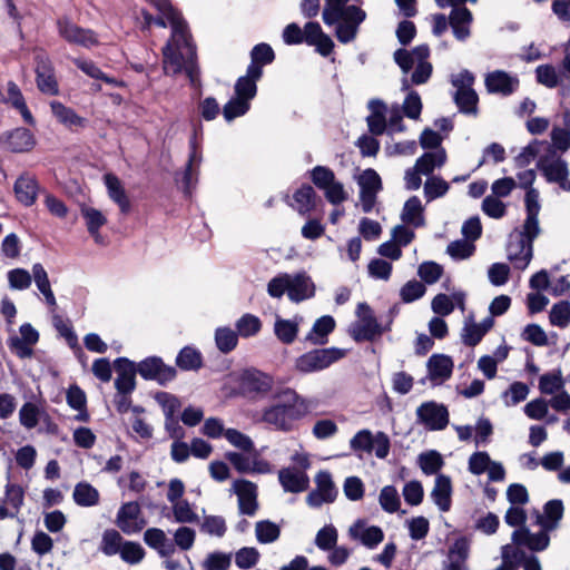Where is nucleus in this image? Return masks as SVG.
I'll return each mask as SVG.
<instances>
[{
	"label": "nucleus",
	"instance_id": "nucleus-31",
	"mask_svg": "<svg viewBox=\"0 0 570 570\" xmlns=\"http://www.w3.org/2000/svg\"><path fill=\"white\" fill-rule=\"evenodd\" d=\"M38 89L46 95L56 96L59 92L58 82L48 61H40L36 68Z\"/></svg>",
	"mask_w": 570,
	"mask_h": 570
},
{
	"label": "nucleus",
	"instance_id": "nucleus-2",
	"mask_svg": "<svg viewBox=\"0 0 570 570\" xmlns=\"http://www.w3.org/2000/svg\"><path fill=\"white\" fill-rule=\"evenodd\" d=\"M539 217H525L523 229L518 234L517 243L509 240L507 250L509 261L517 269H525L533 257V242L540 235Z\"/></svg>",
	"mask_w": 570,
	"mask_h": 570
},
{
	"label": "nucleus",
	"instance_id": "nucleus-19",
	"mask_svg": "<svg viewBox=\"0 0 570 570\" xmlns=\"http://www.w3.org/2000/svg\"><path fill=\"white\" fill-rule=\"evenodd\" d=\"M278 481L284 491L291 493H301L309 487L308 475L295 468H283L279 470Z\"/></svg>",
	"mask_w": 570,
	"mask_h": 570
},
{
	"label": "nucleus",
	"instance_id": "nucleus-15",
	"mask_svg": "<svg viewBox=\"0 0 570 570\" xmlns=\"http://www.w3.org/2000/svg\"><path fill=\"white\" fill-rule=\"evenodd\" d=\"M181 48L185 49L184 42L173 36L163 48L164 70L166 75L171 73L176 76L183 72L186 56L180 51Z\"/></svg>",
	"mask_w": 570,
	"mask_h": 570
},
{
	"label": "nucleus",
	"instance_id": "nucleus-63",
	"mask_svg": "<svg viewBox=\"0 0 570 570\" xmlns=\"http://www.w3.org/2000/svg\"><path fill=\"white\" fill-rule=\"evenodd\" d=\"M259 560V552L256 548L244 547L235 554V563L239 569H250Z\"/></svg>",
	"mask_w": 570,
	"mask_h": 570
},
{
	"label": "nucleus",
	"instance_id": "nucleus-44",
	"mask_svg": "<svg viewBox=\"0 0 570 570\" xmlns=\"http://www.w3.org/2000/svg\"><path fill=\"white\" fill-rule=\"evenodd\" d=\"M281 535V528L271 520H262L256 523V539L259 543L275 542Z\"/></svg>",
	"mask_w": 570,
	"mask_h": 570
},
{
	"label": "nucleus",
	"instance_id": "nucleus-4",
	"mask_svg": "<svg viewBox=\"0 0 570 570\" xmlns=\"http://www.w3.org/2000/svg\"><path fill=\"white\" fill-rule=\"evenodd\" d=\"M273 385V376L255 367L243 370L238 376L239 394L252 401L265 397L272 391Z\"/></svg>",
	"mask_w": 570,
	"mask_h": 570
},
{
	"label": "nucleus",
	"instance_id": "nucleus-7",
	"mask_svg": "<svg viewBox=\"0 0 570 570\" xmlns=\"http://www.w3.org/2000/svg\"><path fill=\"white\" fill-rule=\"evenodd\" d=\"M416 417L417 422L423 424L429 431H441L449 424L448 407L435 401L422 403L416 409Z\"/></svg>",
	"mask_w": 570,
	"mask_h": 570
},
{
	"label": "nucleus",
	"instance_id": "nucleus-58",
	"mask_svg": "<svg viewBox=\"0 0 570 570\" xmlns=\"http://www.w3.org/2000/svg\"><path fill=\"white\" fill-rule=\"evenodd\" d=\"M484 335L483 331L473 322V315H471L462 328L461 337L463 344L473 347L482 341Z\"/></svg>",
	"mask_w": 570,
	"mask_h": 570
},
{
	"label": "nucleus",
	"instance_id": "nucleus-54",
	"mask_svg": "<svg viewBox=\"0 0 570 570\" xmlns=\"http://www.w3.org/2000/svg\"><path fill=\"white\" fill-rule=\"evenodd\" d=\"M475 252V245L466 239H456L446 247V253L455 261L471 257Z\"/></svg>",
	"mask_w": 570,
	"mask_h": 570
},
{
	"label": "nucleus",
	"instance_id": "nucleus-27",
	"mask_svg": "<svg viewBox=\"0 0 570 570\" xmlns=\"http://www.w3.org/2000/svg\"><path fill=\"white\" fill-rule=\"evenodd\" d=\"M335 325L336 323L333 316H321L315 321L304 341L314 345H324L328 341V335L335 330Z\"/></svg>",
	"mask_w": 570,
	"mask_h": 570
},
{
	"label": "nucleus",
	"instance_id": "nucleus-17",
	"mask_svg": "<svg viewBox=\"0 0 570 570\" xmlns=\"http://www.w3.org/2000/svg\"><path fill=\"white\" fill-rule=\"evenodd\" d=\"M315 295V285L306 272L288 275L287 296L294 303L303 302Z\"/></svg>",
	"mask_w": 570,
	"mask_h": 570
},
{
	"label": "nucleus",
	"instance_id": "nucleus-6",
	"mask_svg": "<svg viewBox=\"0 0 570 570\" xmlns=\"http://www.w3.org/2000/svg\"><path fill=\"white\" fill-rule=\"evenodd\" d=\"M173 37L178 38V40H181L185 45L186 61L183 71L188 77L189 82L193 87H200V68L197 59V48L196 45L193 42V38L186 21H183L178 24V33H175V31L173 30Z\"/></svg>",
	"mask_w": 570,
	"mask_h": 570
},
{
	"label": "nucleus",
	"instance_id": "nucleus-47",
	"mask_svg": "<svg viewBox=\"0 0 570 570\" xmlns=\"http://www.w3.org/2000/svg\"><path fill=\"white\" fill-rule=\"evenodd\" d=\"M338 539V532L333 524L324 525L318 530L315 537V544L320 550L331 551L335 548Z\"/></svg>",
	"mask_w": 570,
	"mask_h": 570
},
{
	"label": "nucleus",
	"instance_id": "nucleus-5",
	"mask_svg": "<svg viewBox=\"0 0 570 570\" xmlns=\"http://www.w3.org/2000/svg\"><path fill=\"white\" fill-rule=\"evenodd\" d=\"M138 374L146 381H155L161 386H166L177 376L176 367L165 364L160 356H148L136 363Z\"/></svg>",
	"mask_w": 570,
	"mask_h": 570
},
{
	"label": "nucleus",
	"instance_id": "nucleus-14",
	"mask_svg": "<svg viewBox=\"0 0 570 570\" xmlns=\"http://www.w3.org/2000/svg\"><path fill=\"white\" fill-rule=\"evenodd\" d=\"M551 530H541L532 533L528 527H523L513 531L511 539L518 547H527L529 550L540 552L546 550L550 544L549 532Z\"/></svg>",
	"mask_w": 570,
	"mask_h": 570
},
{
	"label": "nucleus",
	"instance_id": "nucleus-33",
	"mask_svg": "<svg viewBox=\"0 0 570 570\" xmlns=\"http://www.w3.org/2000/svg\"><path fill=\"white\" fill-rule=\"evenodd\" d=\"M141 512L140 505L136 501H130L124 503L116 517V524L117 527L125 533V534H134L135 529H129L131 521L137 520L139 518V514Z\"/></svg>",
	"mask_w": 570,
	"mask_h": 570
},
{
	"label": "nucleus",
	"instance_id": "nucleus-34",
	"mask_svg": "<svg viewBox=\"0 0 570 570\" xmlns=\"http://www.w3.org/2000/svg\"><path fill=\"white\" fill-rule=\"evenodd\" d=\"M72 499L79 507L89 508L99 503V491L86 481H81L75 485Z\"/></svg>",
	"mask_w": 570,
	"mask_h": 570
},
{
	"label": "nucleus",
	"instance_id": "nucleus-37",
	"mask_svg": "<svg viewBox=\"0 0 570 570\" xmlns=\"http://www.w3.org/2000/svg\"><path fill=\"white\" fill-rule=\"evenodd\" d=\"M298 331V323L292 320L277 317L274 323L276 337L286 345L292 344L296 340Z\"/></svg>",
	"mask_w": 570,
	"mask_h": 570
},
{
	"label": "nucleus",
	"instance_id": "nucleus-11",
	"mask_svg": "<svg viewBox=\"0 0 570 570\" xmlns=\"http://www.w3.org/2000/svg\"><path fill=\"white\" fill-rule=\"evenodd\" d=\"M114 367L117 372L115 387L118 394H131L136 389V374L138 373L136 362L120 356L114 361Z\"/></svg>",
	"mask_w": 570,
	"mask_h": 570
},
{
	"label": "nucleus",
	"instance_id": "nucleus-28",
	"mask_svg": "<svg viewBox=\"0 0 570 570\" xmlns=\"http://www.w3.org/2000/svg\"><path fill=\"white\" fill-rule=\"evenodd\" d=\"M363 527V522L361 520L356 521L350 529L348 534L352 539H358L362 544H364L368 549H374L377 547L384 539L383 530L377 525H371L368 528L363 529L362 532L358 531V528Z\"/></svg>",
	"mask_w": 570,
	"mask_h": 570
},
{
	"label": "nucleus",
	"instance_id": "nucleus-16",
	"mask_svg": "<svg viewBox=\"0 0 570 570\" xmlns=\"http://www.w3.org/2000/svg\"><path fill=\"white\" fill-rule=\"evenodd\" d=\"M13 191L17 200L21 205L30 207L37 200L40 191V185L33 175L23 173L16 179L13 184Z\"/></svg>",
	"mask_w": 570,
	"mask_h": 570
},
{
	"label": "nucleus",
	"instance_id": "nucleus-48",
	"mask_svg": "<svg viewBox=\"0 0 570 570\" xmlns=\"http://www.w3.org/2000/svg\"><path fill=\"white\" fill-rule=\"evenodd\" d=\"M379 502L381 508L387 513L399 511L401 507L400 495L394 485H385L380 493Z\"/></svg>",
	"mask_w": 570,
	"mask_h": 570
},
{
	"label": "nucleus",
	"instance_id": "nucleus-52",
	"mask_svg": "<svg viewBox=\"0 0 570 570\" xmlns=\"http://www.w3.org/2000/svg\"><path fill=\"white\" fill-rule=\"evenodd\" d=\"M156 402L163 407L166 420L175 417L176 412L181 406L180 400L168 392H157L155 394Z\"/></svg>",
	"mask_w": 570,
	"mask_h": 570
},
{
	"label": "nucleus",
	"instance_id": "nucleus-53",
	"mask_svg": "<svg viewBox=\"0 0 570 570\" xmlns=\"http://www.w3.org/2000/svg\"><path fill=\"white\" fill-rule=\"evenodd\" d=\"M422 109L423 104L419 92L415 90L409 91L402 105L403 115L410 119L417 120Z\"/></svg>",
	"mask_w": 570,
	"mask_h": 570
},
{
	"label": "nucleus",
	"instance_id": "nucleus-1",
	"mask_svg": "<svg viewBox=\"0 0 570 570\" xmlns=\"http://www.w3.org/2000/svg\"><path fill=\"white\" fill-rule=\"evenodd\" d=\"M273 399L278 402L263 410L262 421L278 431H292L294 423L307 413L305 400L289 387L275 392Z\"/></svg>",
	"mask_w": 570,
	"mask_h": 570
},
{
	"label": "nucleus",
	"instance_id": "nucleus-61",
	"mask_svg": "<svg viewBox=\"0 0 570 570\" xmlns=\"http://www.w3.org/2000/svg\"><path fill=\"white\" fill-rule=\"evenodd\" d=\"M261 327V320L253 314H245L236 322L237 332L243 337H249L257 334Z\"/></svg>",
	"mask_w": 570,
	"mask_h": 570
},
{
	"label": "nucleus",
	"instance_id": "nucleus-21",
	"mask_svg": "<svg viewBox=\"0 0 570 570\" xmlns=\"http://www.w3.org/2000/svg\"><path fill=\"white\" fill-rule=\"evenodd\" d=\"M537 168L542 171L549 183H559L569 175L568 164L560 157L549 161V156H541L537 161Z\"/></svg>",
	"mask_w": 570,
	"mask_h": 570
},
{
	"label": "nucleus",
	"instance_id": "nucleus-30",
	"mask_svg": "<svg viewBox=\"0 0 570 570\" xmlns=\"http://www.w3.org/2000/svg\"><path fill=\"white\" fill-rule=\"evenodd\" d=\"M293 199L297 204L296 210L299 215L305 216L316 209L320 199L314 188L308 184H303L295 190Z\"/></svg>",
	"mask_w": 570,
	"mask_h": 570
},
{
	"label": "nucleus",
	"instance_id": "nucleus-8",
	"mask_svg": "<svg viewBox=\"0 0 570 570\" xmlns=\"http://www.w3.org/2000/svg\"><path fill=\"white\" fill-rule=\"evenodd\" d=\"M346 11V18L335 27V37L341 43L353 41L358 33L360 26L366 19V12L355 4H350Z\"/></svg>",
	"mask_w": 570,
	"mask_h": 570
},
{
	"label": "nucleus",
	"instance_id": "nucleus-3",
	"mask_svg": "<svg viewBox=\"0 0 570 570\" xmlns=\"http://www.w3.org/2000/svg\"><path fill=\"white\" fill-rule=\"evenodd\" d=\"M346 352L338 347L314 348L295 360V368L302 374L321 372L345 357Z\"/></svg>",
	"mask_w": 570,
	"mask_h": 570
},
{
	"label": "nucleus",
	"instance_id": "nucleus-56",
	"mask_svg": "<svg viewBox=\"0 0 570 570\" xmlns=\"http://www.w3.org/2000/svg\"><path fill=\"white\" fill-rule=\"evenodd\" d=\"M119 554L125 562L129 564H137L142 561L146 552L140 543L135 541H125Z\"/></svg>",
	"mask_w": 570,
	"mask_h": 570
},
{
	"label": "nucleus",
	"instance_id": "nucleus-36",
	"mask_svg": "<svg viewBox=\"0 0 570 570\" xmlns=\"http://www.w3.org/2000/svg\"><path fill=\"white\" fill-rule=\"evenodd\" d=\"M176 365L183 371H198L203 367L202 353L195 347L185 346L176 356Z\"/></svg>",
	"mask_w": 570,
	"mask_h": 570
},
{
	"label": "nucleus",
	"instance_id": "nucleus-42",
	"mask_svg": "<svg viewBox=\"0 0 570 570\" xmlns=\"http://www.w3.org/2000/svg\"><path fill=\"white\" fill-rule=\"evenodd\" d=\"M150 2L160 13L167 17L175 33H178V24L185 21L181 13L171 4L169 0H147Z\"/></svg>",
	"mask_w": 570,
	"mask_h": 570
},
{
	"label": "nucleus",
	"instance_id": "nucleus-22",
	"mask_svg": "<svg viewBox=\"0 0 570 570\" xmlns=\"http://www.w3.org/2000/svg\"><path fill=\"white\" fill-rule=\"evenodd\" d=\"M453 360L445 354H433L426 363L429 379L431 381H446L451 377L453 372Z\"/></svg>",
	"mask_w": 570,
	"mask_h": 570
},
{
	"label": "nucleus",
	"instance_id": "nucleus-40",
	"mask_svg": "<svg viewBox=\"0 0 570 570\" xmlns=\"http://www.w3.org/2000/svg\"><path fill=\"white\" fill-rule=\"evenodd\" d=\"M417 463L424 474L433 475L442 469L444 460L436 450H429L419 455Z\"/></svg>",
	"mask_w": 570,
	"mask_h": 570
},
{
	"label": "nucleus",
	"instance_id": "nucleus-23",
	"mask_svg": "<svg viewBox=\"0 0 570 570\" xmlns=\"http://www.w3.org/2000/svg\"><path fill=\"white\" fill-rule=\"evenodd\" d=\"M433 502L442 512H448L452 504V481L449 475L438 474L431 492Z\"/></svg>",
	"mask_w": 570,
	"mask_h": 570
},
{
	"label": "nucleus",
	"instance_id": "nucleus-45",
	"mask_svg": "<svg viewBox=\"0 0 570 570\" xmlns=\"http://www.w3.org/2000/svg\"><path fill=\"white\" fill-rule=\"evenodd\" d=\"M564 381L560 370L552 373H546L540 376L539 390L542 394H553L562 391Z\"/></svg>",
	"mask_w": 570,
	"mask_h": 570
},
{
	"label": "nucleus",
	"instance_id": "nucleus-18",
	"mask_svg": "<svg viewBox=\"0 0 570 570\" xmlns=\"http://www.w3.org/2000/svg\"><path fill=\"white\" fill-rule=\"evenodd\" d=\"M484 82L490 94H501L503 96L513 94L519 86V79L503 70L489 72Z\"/></svg>",
	"mask_w": 570,
	"mask_h": 570
},
{
	"label": "nucleus",
	"instance_id": "nucleus-35",
	"mask_svg": "<svg viewBox=\"0 0 570 570\" xmlns=\"http://www.w3.org/2000/svg\"><path fill=\"white\" fill-rule=\"evenodd\" d=\"M446 161V151L440 148L436 151L424 153L416 159V168L423 175H431L435 167H442Z\"/></svg>",
	"mask_w": 570,
	"mask_h": 570
},
{
	"label": "nucleus",
	"instance_id": "nucleus-38",
	"mask_svg": "<svg viewBox=\"0 0 570 570\" xmlns=\"http://www.w3.org/2000/svg\"><path fill=\"white\" fill-rule=\"evenodd\" d=\"M125 541L117 530L107 529L102 533L99 551L108 557L115 556L120 552Z\"/></svg>",
	"mask_w": 570,
	"mask_h": 570
},
{
	"label": "nucleus",
	"instance_id": "nucleus-26",
	"mask_svg": "<svg viewBox=\"0 0 570 570\" xmlns=\"http://www.w3.org/2000/svg\"><path fill=\"white\" fill-rule=\"evenodd\" d=\"M563 502L560 499L549 500L543 505V515L537 514V524L546 530H554L563 517Z\"/></svg>",
	"mask_w": 570,
	"mask_h": 570
},
{
	"label": "nucleus",
	"instance_id": "nucleus-9",
	"mask_svg": "<svg viewBox=\"0 0 570 570\" xmlns=\"http://www.w3.org/2000/svg\"><path fill=\"white\" fill-rule=\"evenodd\" d=\"M19 332L21 336L13 335L8 338V347L19 358H30L33 355L32 346L39 341V332L30 323H23Z\"/></svg>",
	"mask_w": 570,
	"mask_h": 570
},
{
	"label": "nucleus",
	"instance_id": "nucleus-43",
	"mask_svg": "<svg viewBox=\"0 0 570 570\" xmlns=\"http://www.w3.org/2000/svg\"><path fill=\"white\" fill-rule=\"evenodd\" d=\"M356 181L360 187V191L380 193L383 189L382 179L373 168L364 169L356 178Z\"/></svg>",
	"mask_w": 570,
	"mask_h": 570
},
{
	"label": "nucleus",
	"instance_id": "nucleus-20",
	"mask_svg": "<svg viewBox=\"0 0 570 570\" xmlns=\"http://www.w3.org/2000/svg\"><path fill=\"white\" fill-rule=\"evenodd\" d=\"M472 20V12L465 6L452 8L449 16V24L459 41H464L470 37V24Z\"/></svg>",
	"mask_w": 570,
	"mask_h": 570
},
{
	"label": "nucleus",
	"instance_id": "nucleus-51",
	"mask_svg": "<svg viewBox=\"0 0 570 570\" xmlns=\"http://www.w3.org/2000/svg\"><path fill=\"white\" fill-rule=\"evenodd\" d=\"M315 483L316 490L323 493L326 499H330L333 502L336 500L338 490L334 484L332 474L327 470H321L315 475Z\"/></svg>",
	"mask_w": 570,
	"mask_h": 570
},
{
	"label": "nucleus",
	"instance_id": "nucleus-29",
	"mask_svg": "<svg viewBox=\"0 0 570 570\" xmlns=\"http://www.w3.org/2000/svg\"><path fill=\"white\" fill-rule=\"evenodd\" d=\"M50 108L57 120L68 128H83L88 124L86 118L79 116L72 108L65 106L60 101H51Z\"/></svg>",
	"mask_w": 570,
	"mask_h": 570
},
{
	"label": "nucleus",
	"instance_id": "nucleus-39",
	"mask_svg": "<svg viewBox=\"0 0 570 570\" xmlns=\"http://www.w3.org/2000/svg\"><path fill=\"white\" fill-rule=\"evenodd\" d=\"M350 336L356 342H374L383 333L381 324L364 325V324H352L348 330Z\"/></svg>",
	"mask_w": 570,
	"mask_h": 570
},
{
	"label": "nucleus",
	"instance_id": "nucleus-49",
	"mask_svg": "<svg viewBox=\"0 0 570 570\" xmlns=\"http://www.w3.org/2000/svg\"><path fill=\"white\" fill-rule=\"evenodd\" d=\"M224 436L232 445L239 449L240 451L245 453L255 452V444L253 440L245 433L230 428L225 430Z\"/></svg>",
	"mask_w": 570,
	"mask_h": 570
},
{
	"label": "nucleus",
	"instance_id": "nucleus-10",
	"mask_svg": "<svg viewBox=\"0 0 570 570\" xmlns=\"http://www.w3.org/2000/svg\"><path fill=\"white\" fill-rule=\"evenodd\" d=\"M57 26L60 37L69 43L85 48L98 45L96 33L91 29L81 28L66 18L59 19Z\"/></svg>",
	"mask_w": 570,
	"mask_h": 570
},
{
	"label": "nucleus",
	"instance_id": "nucleus-62",
	"mask_svg": "<svg viewBox=\"0 0 570 570\" xmlns=\"http://www.w3.org/2000/svg\"><path fill=\"white\" fill-rule=\"evenodd\" d=\"M426 292L424 284L416 279L406 282L401 291L400 296L403 303H412L421 298Z\"/></svg>",
	"mask_w": 570,
	"mask_h": 570
},
{
	"label": "nucleus",
	"instance_id": "nucleus-25",
	"mask_svg": "<svg viewBox=\"0 0 570 570\" xmlns=\"http://www.w3.org/2000/svg\"><path fill=\"white\" fill-rule=\"evenodd\" d=\"M453 101L458 107L459 112L466 116L476 117L479 114V96L473 88L465 86V88H459L453 94Z\"/></svg>",
	"mask_w": 570,
	"mask_h": 570
},
{
	"label": "nucleus",
	"instance_id": "nucleus-13",
	"mask_svg": "<svg viewBox=\"0 0 570 570\" xmlns=\"http://www.w3.org/2000/svg\"><path fill=\"white\" fill-rule=\"evenodd\" d=\"M0 144L11 153H27L35 147L36 139L28 128L18 127L4 131L0 136Z\"/></svg>",
	"mask_w": 570,
	"mask_h": 570
},
{
	"label": "nucleus",
	"instance_id": "nucleus-59",
	"mask_svg": "<svg viewBox=\"0 0 570 570\" xmlns=\"http://www.w3.org/2000/svg\"><path fill=\"white\" fill-rule=\"evenodd\" d=\"M443 267L442 265L433 262L428 261L423 262L417 269V275L421 277V279L431 285L436 283L443 275Z\"/></svg>",
	"mask_w": 570,
	"mask_h": 570
},
{
	"label": "nucleus",
	"instance_id": "nucleus-55",
	"mask_svg": "<svg viewBox=\"0 0 570 570\" xmlns=\"http://www.w3.org/2000/svg\"><path fill=\"white\" fill-rule=\"evenodd\" d=\"M450 188L448 181L441 177L428 178L424 184V196L430 202L444 196Z\"/></svg>",
	"mask_w": 570,
	"mask_h": 570
},
{
	"label": "nucleus",
	"instance_id": "nucleus-24",
	"mask_svg": "<svg viewBox=\"0 0 570 570\" xmlns=\"http://www.w3.org/2000/svg\"><path fill=\"white\" fill-rule=\"evenodd\" d=\"M104 181L110 199L119 206L122 214H128L131 205L120 179L115 174L107 173L104 175Z\"/></svg>",
	"mask_w": 570,
	"mask_h": 570
},
{
	"label": "nucleus",
	"instance_id": "nucleus-46",
	"mask_svg": "<svg viewBox=\"0 0 570 570\" xmlns=\"http://www.w3.org/2000/svg\"><path fill=\"white\" fill-rule=\"evenodd\" d=\"M549 321L553 326L567 327L570 324V302L560 301L553 304L549 314Z\"/></svg>",
	"mask_w": 570,
	"mask_h": 570
},
{
	"label": "nucleus",
	"instance_id": "nucleus-57",
	"mask_svg": "<svg viewBox=\"0 0 570 570\" xmlns=\"http://www.w3.org/2000/svg\"><path fill=\"white\" fill-rule=\"evenodd\" d=\"M312 183L318 188L324 190L335 179L334 171L326 166L317 165L309 171Z\"/></svg>",
	"mask_w": 570,
	"mask_h": 570
},
{
	"label": "nucleus",
	"instance_id": "nucleus-12",
	"mask_svg": "<svg viewBox=\"0 0 570 570\" xmlns=\"http://www.w3.org/2000/svg\"><path fill=\"white\" fill-rule=\"evenodd\" d=\"M234 492L238 497L239 513L254 515L258 509V491L257 485L246 479H238L233 483Z\"/></svg>",
	"mask_w": 570,
	"mask_h": 570
},
{
	"label": "nucleus",
	"instance_id": "nucleus-64",
	"mask_svg": "<svg viewBox=\"0 0 570 570\" xmlns=\"http://www.w3.org/2000/svg\"><path fill=\"white\" fill-rule=\"evenodd\" d=\"M232 554L220 551L212 552L203 562V567L208 570H227L230 567Z\"/></svg>",
	"mask_w": 570,
	"mask_h": 570
},
{
	"label": "nucleus",
	"instance_id": "nucleus-32",
	"mask_svg": "<svg viewBox=\"0 0 570 570\" xmlns=\"http://www.w3.org/2000/svg\"><path fill=\"white\" fill-rule=\"evenodd\" d=\"M424 207L417 196L410 197L404 206L403 212L401 214V219L403 223L417 227H423L425 225V218L423 215Z\"/></svg>",
	"mask_w": 570,
	"mask_h": 570
},
{
	"label": "nucleus",
	"instance_id": "nucleus-50",
	"mask_svg": "<svg viewBox=\"0 0 570 570\" xmlns=\"http://www.w3.org/2000/svg\"><path fill=\"white\" fill-rule=\"evenodd\" d=\"M250 108V104L245 99L234 97L229 99L223 107V116L227 122L233 121L235 118L244 116Z\"/></svg>",
	"mask_w": 570,
	"mask_h": 570
},
{
	"label": "nucleus",
	"instance_id": "nucleus-41",
	"mask_svg": "<svg viewBox=\"0 0 570 570\" xmlns=\"http://www.w3.org/2000/svg\"><path fill=\"white\" fill-rule=\"evenodd\" d=\"M215 342L217 348L227 354L237 346L238 333L229 327H218L215 332Z\"/></svg>",
	"mask_w": 570,
	"mask_h": 570
},
{
	"label": "nucleus",
	"instance_id": "nucleus-60",
	"mask_svg": "<svg viewBox=\"0 0 570 570\" xmlns=\"http://www.w3.org/2000/svg\"><path fill=\"white\" fill-rule=\"evenodd\" d=\"M81 214L86 219L87 229L91 236H95L100 227L107 223V219L102 213L96 208L82 207Z\"/></svg>",
	"mask_w": 570,
	"mask_h": 570
}]
</instances>
